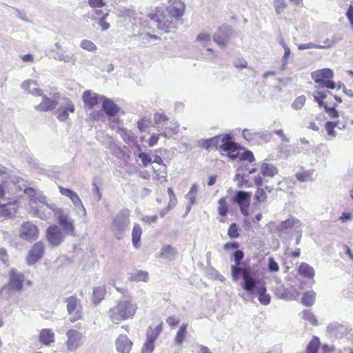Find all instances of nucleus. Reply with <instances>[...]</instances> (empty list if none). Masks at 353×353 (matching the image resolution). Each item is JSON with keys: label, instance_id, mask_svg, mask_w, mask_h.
<instances>
[{"label": "nucleus", "instance_id": "nucleus-1", "mask_svg": "<svg viewBox=\"0 0 353 353\" xmlns=\"http://www.w3.org/2000/svg\"><path fill=\"white\" fill-rule=\"evenodd\" d=\"M199 145L208 151L219 150L225 152V155L230 160L238 159L239 168L243 169L248 163H252L255 161L254 156L251 151L246 150L239 152L240 145L233 141L232 136L230 134L216 135L213 137L202 139Z\"/></svg>", "mask_w": 353, "mask_h": 353}, {"label": "nucleus", "instance_id": "nucleus-2", "mask_svg": "<svg viewBox=\"0 0 353 353\" xmlns=\"http://www.w3.org/2000/svg\"><path fill=\"white\" fill-rule=\"evenodd\" d=\"M21 190L30 197L29 204L33 214L42 219L44 197L41 194H38L35 189L26 188L23 180L17 176L10 180H3L0 183V199L12 201V197Z\"/></svg>", "mask_w": 353, "mask_h": 353}, {"label": "nucleus", "instance_id": "nucleus-3", "mask_svg": "<svg viewBox=\"0 0 353 353\" xmlns=\"http://www.w3.org/2000/svg\"><path fill=\"white\" fill-rule=\"evenodd\" d=\"M21 190L30 197L29 204L33 214L42 219L44 197L41 194H38L35 189L26 188L23 180L17 176L10 180H3L0 183V199L12 201V197Z\"/></svg>", "mask_w": 353, "mask_h": 353}, {"label": "nucleus", "instance_id": "nucleus-4", "mask_svg": "<svg viewBox=\"0 0 353 353\" xmlns=\"http://www.w3.org/2000/svg\"><path fill=\"white\" fill-rule=\"evenodd\" d=\"M166 8L156 7L148 17L156 23L158 29L165 32H174L181 17L183 14L185 4L181 0H170Z\"/></svg>", "mask_w": 353, "mask_h": 353}, {"label": "nucleus", "instance_id": "nucleus-5", "mask_svg": "<svg viewBox=\"0 0 353 353\" xmlns=\"http://www.w3.org/2000/svg\"><path fill=\"white\" fill-rule=\"evenodd\" d=\"M235 265L231 267V276L233 281H237L242 278L243 283V288L247 292H251L255 287L257 281L254 279V273L252 267L248 263L242 262L244 253L242 250H238L233 253Z\"/></svg>", "mask_w": 353, "mask_h": 353}, {"label": "nucleus", "instance_id": "nucleus-6", "mask_svg": "<svg viewBox=\"0 0 353 353\" xmlns=\"http://www.w3.org/2000/svg\"><path fill=\"white\" fill-rule=\"evenodd\" d=\"M137 310V305L130 300L119 301L108 311V316L112 323L119 324L123 321L132 319Z\"/></svg>", "mask_w": 353, "mask_h": 353}, {"label": "nucleus", "instance_id": "nucleus-7", "mask_svg": "<svg viewBox=\"0 0 353 353\" xmlns=\"http://www.w3.org/2000/svg\"><path fill=\"white\" fill-rule=\"evenodd\" d=\"M333 77V71L330 68L318 70L312 73L313 80L321 88H335L336 83L332 80Z\"/></svg>", "mask_w": 353, "mask_h": 353}, {"label": "nucleus", "instance_id": "nucleus-8", "mask_svg": "<svg viewBox=\"0 0 353 353\" xmlns=\"http://www.w3.org/2000/svg\"><path fill=\"white\" fill-rule=\"evenodd\" d=\"M315 101L320 106L327 108L332 105H337L341 103V99L335 95H333L327 90L323 91H316L314 94Z\"/></svg>", "mask_w": 353, "mask_h": 353}, {"label": "nucleus", "instance_id": "nucleus-9", "mask_svg": "<svg viewBox=\"0 0 353 353\" xmlns=\"http://www.w3.org/2000/svg\"><path fill=\"white\" fill-rule=\"evenodd\" d=\"M52 210L64 234L74 235V225L73 221L69 219L68 216L61 208H54Z\"/></svg>", "mask_w": 353, "mask_h": 353}, {"label": "nucleus", "instance_id": "nucleus-10", "mask_svg": "<svg viewBox=\"0 0 353 353\" xmlns=\"http://www.w3.org/2000/svg\"><path fill=\"white\" fill-rule=\"evenodd\" d=\"M65 345L68 352L76 351L81 345L83 334L75 329H69L65 333Z\"/></svg>", "mask_w": 353, "mask_h": 353}, {"label": "nucleus", "instance_id": "nucleus-11", "mask_svg": "<svg viewBox=\"0 0 353 353\" xmlns=\"http://www.w3.org/2000/svg\"><path fill=\"white\" fill-rule=\"evenodd\" d=\"M130 210H122L112 219L114 231L122 233L130 223Z\"/></svg>", "mask_w": 353, "mask_h": 353}, {"label": "nucleus", "instance_id": "nucleus-12", "mask_svg": "<svg viewBox=\"0 0 353 353\" xmlns=\"http://www.w3.org/2000/svg\"><path fill=\"white\" fill-rule=\"evenodd\" d=\"M67 303V311L70 315H72L70 318L71 323H74L83 318V313L81 310H76L79 300L75 295L70 296L65 299Z\"/></svg>", "mask_w": 353, "mask_h": 353}, {"label": "nucleus", "instance_id": "nucleus-13", "mask_svg": "<svg viewBox=\"0 0 353 353\" xmlns=\"http://www.w3.org/2000/svg\"><path fill=\"white\" fill-rule=\"evenodd\" d=\"M47 239L52 246H58L64 239V234L56 225H52L47 229Z\"/></svg>", "mask_w": 353, "mask_h": 353}, {"label": "nucleus", "instance_id": "nucleus-14", "mask_svg": "<svg viewBox=\"0 0 353 353\" xmlns=\"http://www.w3.org/2000/svg\"><path fill=\"white\" fill-rule=\"evenodd\" d=\"M39 234L37 227L30 222H26L21 225L19 236L26 241L35 240Z\"/></svg>", "mask_w": 353, "mask_h": 353}, {"label": "nucleus", "instance_id": "nucleus-15", "mask_svg": "<svg viewBox=\"0 0 353 353\" xmlns=\"http://www.w3.org/2000/svg\"><path fill=\"white\" fill-rule=\"evenodd\" d=\"M251 193L244 191H238L234 197V201L240 207L241 213L247 216L248 214V209L250 205Z\"/></svg>", "mask_w": 353, "mask_h": 353}, {"label": "nucleus", "instance_id": "nucleus-16", "mask_svg": "<svg viewBox=\"0 0 353 353\" xmlns=\"http://www.w3.org/2000/svg\"><path fill=\"white\" fill-rule=\"evenodd\" d=\"M230 29L226 26H222L214 33V41L220 47L225 48L230 39Z\"/></svg>", "mask_w": 353, "mask_h": 353}, {"label": "nucleus", "instance_id": "nucleus-17", "mask_svg": "<svg viewBox=\"0 0 353 353\" xmlns=\"http://www.w3.org/2000/svg\"><path fill=\"white\" fill-rule=\"evenodd\" d=\"M117 350L119 353H130L133 345L132 341L125 334H120L115 341Z\"/></svg>", "mask_w": 353, "mask_h": 353}, {"label": "nucleus", "instance_id": "nucleus-18", "mask_svg": "<svg viewBox=\"0 0 353 353\" xmlns=\"http://www.w3.org/2000/svg\"><path fill=\"white\" fill-rule=\"evenodd\" d=\"M44 245L42 242L39 241L35 243L29 252L27 257L28 263L33 265L39 259H40L43 254Z\"/></svg>", "mask_w": 353, "mask_h": 353}, {"label": "nucleus", "instance_id": "nucleus-19", "mask_svg": "<svg viewBox=\"0 0 353 353\" xmlns=\"http://www.w3.org/2000/svg\"><path fill=\"white\" fill-rule=\"evenodd\" d=\"M101 100L102 109L108 116L114 117L119 112V107L113 101L105 97Z\"/></svg>", "mask_w": 353, "mask_h": 353}, {"label": "nucleus", "instance_id": "nucleus-20", "mask_svg": "<svg viewBox=\"0 0 353 353\" xmlns=\"http://www.w3.org/2000/svg\"><path fill=\"white\" fill-rule=\"evenodd\" d=\"M24 276L21 273L16 272L14 270H11L10 276L9 288L12 290L20 291L23 288Z\"/></svg>", "mask_w": 353, "mask_h": 353}, {"label": "nucleus", "instance_id": "nucleus-21", "mask_svg": "<svg viewBox=\"0 0 353 353\" xmlns=\"http://www.w3.org/2000/svg\"><path fill=\"white\" fill-rule=\"evenodd\" d=\"M102 97L103 96L99 97L96 93L86 90L83 94V101L85 107L92 109L101 102V99Z\"/></svg>", "mask_w": 353, "mask_h": 353}, {"label": "nucleus", "instance_id": "nucleus-22", "mask_svg": "<svg viewBox=\"0 0 353 353\" xmlns=\"http://www.w3.org/2000/svg\"><path fill=\"white\" fill-rule=\"evenodd\" d=\"M272 190L273 188L268 185L257 188L254 196V204L258 205L261 203L266 202L268 199V194L270 193Z\"/></svg>", "mask_w": 353, "mask_h": 353}, {"label": "nucleus", "instance_id": "nucleus-23", "mask_svg": "<svg viewBox=\"0 0 353 353\" xmlns=\"http://www.w3.org/2000/svg\"><path fill=\"white\" fill-rule=\"evenodd\" d=\"M17 205L15 200L8 201L7 203H0V216H10L16 212Z\"/></svg>", "mask_w": 353, "mask_h": 353}, {"label": "nucleus", "instance_id": "nucleus-24", "mask_svg": "<svg viewBox=\"0 0 353 353\" xmlns=\"http://www.w3.org/2000/svg\"><path fill=\"white\" fill-rule=\"evenodd\" d=\"M74 112V106L70 101H67L65 106L61 107L58 110L57 118L59 121H63L68 118L69 113Z\"/></svg>", "mask_w": 353, "mask_h": 353}, {"label": "nucleus", "instance_id": "nucleus-25", "mask_svg": "<svg viewBox=\"0 0 353 353\" xmlns=\"http://www.w3.org/2000/svg\"><path fill=\"white\" fill-rule=\"evenodd\" d=\"M105 294L106 288L104 285L95 287L93 289L91 301L96 305L104 299Z\"/></svg>", "mask_w": 353, "mask_h": 353}, {"label": "nucleus", "instance_id": "nucleus-26", "mask_svg": "<svg viewBox=\"0 0 353 353\" xmlns=\"http://www.w3.org/2000/svg\"><path fill=\"white\" fill-rule=\"evenodd\" d=\"M217 210L221 216L220 222H225V216L229 212V205L225 197H221L218 201Z\"/></svg>", "mask_w": 353, "mask_h": 353}, {"label": "nucleus", "instance_id": "nucleus-27", "mask_svg": "<svg viewBox=\"0 0 353 353\" xmlns=\"http://www.w3.org/2000/svg\"><path fill=\"white\" fill-rule=\"evenodd\" d=\"M142 228L138 223H134L132 231V243L135 248L140 247V241L142 235Z\"/></svg>", "mask_w": 353, "mask_h": 353}, {"label": "nucleus", "instance_id": "nucleus-28", "mask_svg": "<svg viewBox=\"0 0 353 353\" xmlns=\"http://www.w3.org/2000/svg\"><path fill=\"white\" fill-rule=\"evenodd\" d=\"M163 322H160L155 327L150 326L146 332V338L152 341H156L163 331Z\"/></svg>", "mask_w": 353, "mask_h": 353}, {"label": "nucleus", "instance_id": "nucleus-29", "mask_svg": "<svg viewBox=\"0 0 353 353\" xmlns=\"http://www.w3.org/2000/svg\"><path fill=\"white\" fill-rule=\"evenodd\" d=\"M154 170V179L161 183L167 181V166L166 165H161L158 168H153Z\"/></svg>", "mask_w": 353, "mask_h": 353}, {"label": "nucleus", "instance_id": "nucleus-30", "mask_svg": "<svg viewBox=\"0 0 353 353\" xmlns=\"http://www.w3.org/2000/svg\"><path fill=\"white\" fill-rule=\"evenodd\" d=\"M148 279V272L143 270H137L136 272L131 273L129 277V280L133 282H147Z\"/></svg>", "mask_w": 353, "mask_h": 353}, {"label": "nucleus", "instance_id": "nucleus-31", "mask_svg": "<svg viewBox=\"0 0 353 353\" xmlns=\"http://www.w3.org/2000/svg\"><path fill=\"white\" fill-rule=\"evenodd\" d=\"M187 323H183L180 326L174 337V342L176 345H181L183 344L187 336Z\"/></svg>", "mask_w": 353, "mask_h": 353}, {"label": "nucleus", "instance_id": "nucleus-32", "mask_svg": "<svg viewBox=\"0 0 353 353\" xmlns=\"http://www.w3.org/2000/svg\"><path fill=\"white\" fill-rule=\"evenodd\" d=\"M261 172L263 176L268 177H273L278 174V170L275 166L269 165L266 163H262L261 166Z\"/></svg>", "mask_w": 353, "mask_h": 353}, {"label": "nucleus", "instance_id": "nucleus-33", "mask_svg": "<svg viewBox=\"0 0 353 353\" xmlns=\"http://www.w3.org/2000/svg\"><path fill=\"white\" fill-rule=\"evenodd\" d=\"M176 254V250L170 245L163 246L160 252L159 257L161 259H165L171 260L174 258Z\"/></svg>", "mask_w": 353, "mask_h": 353}, {"label": "nucleus", "instance_id": "nucleus-34", "mask_svg": "<svg viewBox=\"0 0 353 353\" xmlns=\"http://www.w3.org/2000/svg\"><path fill=\"white\" fill-rule=\"evenodd\" d=\"M298 271L299 274L305 277L312 278L314 275L313 268L305 263H302L299 265Z\"/></svg>", "mask_w": 353, "mask_h": 353}, {"label": "nucleus", "instance_id": "nucleus-35", "mask_svg": "<svg viewBox=\"0 0 353 353\" xmlns=\"http://www.w3.org/2000/svg\"><path fill=\"white\" fill-rule=\"evenodd\" d=\"M259 301L264 305H268L270 302V296L266 293V288L262 285L257 289Z\"/></svg>", "mask_w": 353, "mask_h": 353}, {"label": "nucleus", "instance_id": "nucleus-36", "mask_svg": "<svg viewBox=\"0 0 353 353\" xmlns=\"http://www.w3.org/2000/svg\"><path fill=\"white\" fill-rule=\"evenodd\" d=\"M59 191L62 195L69 197L75 205L81 202L79 196L74 191L63 187H59Z\"/></svg>", "mask_w": 353, "mask_h": 353}, {"label": "nucleus", "instance_id": "nucleus-37", "mask_svg": "<svg viewBox=\"0 0 353 353\" xmlns=\"http://www.w3.org/2000/svg\"><path fill=\"white\" fill-rule=\"evenodd\" d=\"M57 56V59L60 61H63L64 63H71L72 65H74L76 63L77 57L73 53L62 51L59 52Z\"/></svg>", "mask_w": 353, "mask_h": 353}, {"label": "nucleus", "instance_id": "nucleus-38", "mask_svg": "<svg viewBox=\"0 0 353 353\" xmlns=\"http://www.w3.org/2000/svg\"><path fill=\"white\" fill-rule=\"evenodd\" d=\"M315 296L316 293L314 291L306 292L302 297L301 303L307 307H310L314 303Z\"/></svg>", "mask_w": 353, "mask_h": 353}, {"label": "nucleus", "instance_id": "nucleus-39", "mask_svg": "<svg viewBox=\"0 0 353 353\" xmlns=\"http://www.w3.org/2000/svg\"><path fill=\"white\" fill-rule=\"evenodd\" d=\"M320 346L319 338L314 336L308 343L305 353H316Z\"/></svg>", "mask_w": 353, "mask_h": 353}, {"label": "nucleus", "instance_id": "nucleus-40", "mask_svg": "<svg viewBox=\"0 0 353 353\" xmlns=\"http://www.w3.org/2000/svg\"><path fill=\"white\" fill-rule=\"evenodd\" d=\"M80 47L89 52H94L97 50V46L91 41L83 39L80 43Z\"/></svg>", "mask_w": 353, "mask_h": 353}, {"label": "nucleus", "instance_id": "nucleus-41", "mask_svg": "<svg viewBox=\"0 0 353 353\" xmlns=\"http://www.w3.org/2000/svg\"><path fill=\"white\" fill-rule=\"evenodd\" d=\"M121 131V137L126 143H130L134 141L133 134L124 128H119Z\"/></svg>", "mask_w": 353, "mask_h": 353}, {"label": "nucleus", "instance_id": "nucleus-42", "mask_svg": "<svg viewBox=\"0 0 353 353\" xmlns=\"http://www.w3.org/2000/svg\"><path fill=\"white\" fill-rule=\"evenodd\" d=\"M196 41L203 47H207L211 42V37L208 33L201 32L197 36Z\"/></svg>", "mask_w": 353, "mask_h": 353}, {"label": "nucleus", "instance_id": "nucleus-43", "mask_svg": "<svg viewBox=\"0 0 353 353\" xmlns=\"http://www.w3.org/2000/svg\"><path fill=\"white\" fill-rule=\"evenodd\" d=\"M168 121V117L164 113L157 112L154 114V122L156 125H163Z\"/></svg>", "mask_w": 353, "mask_h": 353}, {"label": "nucleus", "instance_id": "nucleus-44", "mask_svg": "<svg viewBox=\"0 0 353 353\" xmlns=\"http://www.w3.org/2000/svg\"><path fill=\"white\" fill-rule=\"evenodd\" d=\"M303 319L309 321L313 325H318L317 319L310 310H304L303 312Z\"/></svg>", "mask_w": 353, "mask_h": 353}, {"label": "nucleus", "instance_id": "nucleus-45", "mask_svg": "<svg viewBox=\"0 0 353 353\" xmlns=\"http://www.w3.org/2000/svg\"><path fill=\"white\" fill-rule=\"evenodd\" d=\"M338 122L327 121L325 124V128L329 136L334 137L336 136L335 128L337 126Z\"/></svg>", "mask_w": 353, "mask_h": 353}, {"label": "nucleus", "instance_id": "nucleus-46", "mask_svg": "<svg viewBox=\"0 0 353 353\" xmlns=\"http://www.w3.org/2000/svg\"><path fill=\"white\" fill-rule=\"evenodd\" d=\"M228 235L230 239H236L239 236V228L235 223L229 226Z\"/></svg>", "mask_w": 353, "mask_h": 353}, {"label": "nucleus", "instance_id": "nucleus-47", "mask_svg": "<svg viewBox=\"0 0 353 353\" xmlns=\"http://www.w3.org/2000/svg\"><path fill=\"white\" fill-rule=\"evenodd\" d=\"M154 341L146 338L145 342L142 347V353H152L154 349Z\"/></svg>", "mask_w": 353, "mask_h": 353}, {"label": "nucleus", "instance_id": "nucleus-48", "mask_svg": "<svg viewBox=\"0 0 353 353\" xmlns=\"http://www.w3.org/2000/svg\"><path fill=\"white\" fill-rule=\"evenodd\" d=\"M296 178L299 181H307L312 179V174L309 171H303L296 174Z\"/></svg>", "mask_w": 353, "mask_h": 353}, {"label": "nucleus", "instance_id": "nucleus-49", "mask_svg": "<svg viewBox=\"0 0 353 353\" xmlns=\"http://www.w3.org/2000/svg\"><path fill=\"white\" fill-rule=\"evenodd\" d=\"M179 132V126L175 123H173L172 126L165 128V131L161 134V135L166 137L168 135L176 134Z\"/></svg>", "mask_w": 353, "mask_h": 353}, {"label": "nucleus", "instance_id": "nucleus-50", "mask_svg": "<svg viewBox=\"0 0 353 353\" xmlns=\"http://www.w3.org/2000/svg\"><path fill=\"white\" fill-rule=\"evenodd\" d=\"M274 3L276 14L278 15H281V12L287 6L285 0H274Z\"/></svg>", "mask_w": 353, "mask_h": 353}, {"label": "nucleus", "instance_id": "nucleus-51", "mask_svg": "<svg viewBox=\"0 0 353 353\" xmlns=\"http://www.w3.org/2000/svg\"><path fill=\"white\" fill-rule=\"evenodd\" d=\"M198 192V187L196 184H193L190 191L188 192L187 196L189 198L190 202L192 204H193L195 202L196 200V194Z\"/></svg>", "mask_w": 353, "mask_h": 353}, {"label": "nucleus", "instance_id": "nucleus-52", "mask_svg": "<svg viewBox=\"0 0 353 353\" xmlns=\"http://www.w3.org/2000/svg\"><path fill=\"white\" fill-rule=\"evenodd\" d=\"M305 103V97L304 96H301L297 97L292 103V107L294 109H301Z\"/></svg>", "mask_w": 353, "mask_h": 353}, {"label": "nucleus", "instance_id": "nucleus-53", "mask_svg": "<svg viewBox=\"0 0 353 353\" xmlns=\"http://www.w3.org/2000/svg\"><path fill=\"white\" fill-rule=\"evenodd\" d=\"M236 179L239 181L238 185H239V188H241V187H243V186L250 188V187L252 186V185L249 182V181L248 179H245L243 175H240V174H237L236 175Z\"/></svg>", "mask_w": 353, "mask_h": 353}, {"label": "nucleus", "instance_id": "nucleus-54", "mask_svg": "<svg viewBox=\"0 0 353 353\" xmlns=\"http://www.w3.org/2000/svg\"><path fill=\"white\" fill-rule=\"evenodd\" d=\"M336 106L337 105H332L327 108H324L328 115L332 119H336L339 117V114L336 110Z\"/></svg>", "mask_w": 353, "mask_h": 353}, {"label": "nucleus", "instance_id": "nucleus-55", "mask_svg": "<svg viewBox=\"0 0 353 353\" xmlns=\"http://www.w3.org/2000/svg\"><path fill=\"white\" fill-rule=\"evenodd\" d=\"M291 54L290 49L288 46H285L284 48V54L282 58V70H285L286 68V65L288 63V58Z\"/></svg>", "mask_w": 353, "mask_h": 353}, {"label": "nucleus", "instance_id": "nucleus-56", "mask_svg": "<svg viewBox=\"0 0 353 353\" xmlns=\"http://www.w3.org/2000/svg\"><path fill=\"white\" fill-rule=\"evenodd\" d=\"M54 342V333L51 330L46 329V345Z\"/></svg>", "mask_w": 353, "mask_h": 353}, {"label": "nucleus", "instance_id": "nucleus-57", "mask_svg": "<svg viewBox=\"0 0 353 353\" xmlns=\"http://www.w3.org/2000/svg\"><path fill=\"white\" fill-rule=\"evenodd\" d=\"M298 48L301 50L309 49V48L323 49V46L321 45H316L314 43H307L300 44L298 46Z\"/></svg>", "mask_w": 353, "mask_h": 353}, {"label": "nucleus", "instance_id": "nucleus-58", "mask_svg": "<svg viewBox=\"0 0 353 353\" xmlns=\"http://www.w3.org/2000/svg\"><path fill=\"white\" fill-rule=\"evenodd\" d=\"M139 157L141 159L144 167L148 166L152 162L150 155L147 153L141 152L139 154Z\"/></svg>", "mask_w": 353, "mask_h": 353}, {"label": "nucleus", "instance_id": "nucleus-59", "mask_svg": "<svg viewBox=\"0 0 353 353\" xmlns=\"http://www.w3.org/2000/svg\"><path fill=\"white\" fill-rule=\"evenodd\" d=\"M268 270L270 272H277L279 270V266L278 263L272 258L270 257L268 259Z\"/></svg>", "mask_w": 353, "mask_h": 353}, {"label": "nucleus", "instance_id": "nucleus-60", "mask_svg": "<svg viewBox=\"0 0 353 353\" xmlns=\"http://www.w3.org/2000/svg\"><path fill=\"white\" fill-rule=\"evenodd\" d=\"M233 65L237 68L243 69L247 68L248 62L245 59L241 58L234 61Z\"/></svg>", "mask_w": 353, "mask_h": 353}, {"label": "nucleus", "instance_id": "nucleus-61", "mask_svg": "<svg viewBox=\"0 0 353 353\" xmlns=\"http://www.w3.org/2000/svg\"><path fill=\"white\" fill-rule=\"evenodd\" d=\"M108 15V12H106L103 14V16L100 19L99 24L101 28L103 31L107 30L110 28V24L105 21V19Z\"/></svg>", "mask_w": 353, "mask_h": 353}, {"label": "nucleus", "instance_id": "nucleus-62", "mask_svg": "<svg viewBox=\"0 0 353 353\" xmlns=\"http://www.w3.org/2000/svg\"><path fill=\"white\" fill-rule=\"evenodd\" d=\"M166 322L171 327H174L179 324V319L176 316H171L166 319Z\"/></svg>", "mask_w": 353, "mask_h": 353}, {"label": "nucleus", "instance_id": "nucleus-63", "mask_svg": "<svg viewBox=\"0 0 353 353\" xmlns=\"http://www.w3.org/2000/svg\"><path fill=\"white\" fill-rule=\"evenodd\" d=\"M88 3L92 8H102L105 5L103 0H88Z\"/></svg>", "mask_w": 353, "mask_h": 353}, {"label": "nucleus", "instance_id": "nucleus-64", "mask_svg": "<svg viewBox=\"0 0 353 353\" xmlns=\"http://www.w3.org/2000/svg\"><path fill=\"white\" fill-rule=\"evenodd\" d=\"M239 243L238 242H228L223 245V249L226 251L230 250H235L239 248Z\"/></svg>", "mask_w": 353, "mask_h": 353}]
</instances>
